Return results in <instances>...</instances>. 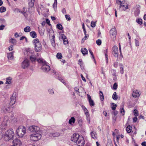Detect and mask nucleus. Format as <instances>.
Listing matches in <instances>:
<instances>
[{
    "label": "nucleus",
    "mask_w": 146,
    "mask_h": 146,
    "mask_svg": "<svg viewBox=\"0 0 146 146\" xmlns=\"http://www.w3.org/2000/svg\"><path fill=\"white\" fill-rule=\"evenodd\" d=\"M118 62H115L113 63V66L117 68L118 66Z\"/></svg>",
    "instance_id": "nucleus-55"
},
{
    "label": "nucleus",
    "mask_w": 146,
    "mask_h": 146,
    "mask_svg": "<svg viewBox=\"0 0 146 146\" xmlns=\"http://www.w3.org/2000/svg\"><path fill=\"white\" fill-rule=\"evenodd\" d=\"M24 31L25 32H29L30 31L31 29L30 27L27 26L24 28Z\"/></svg>",
    "instance_id": "nucleus-30"
},
{
    "label": "nucleus",
    "mask_w": 146,
    "mask_h": 146,
    "mask_svg": "<svg viewBox=\"0 0 146 146\" xmlns=\"http://www.w3.org/2000/svg\"><path fill=\"white\" fill-rule=\"evenodd\" d=\"M7 56L8 58L9 59L11 60L13 58V52H11L7 54Z\"/></svg>",
    "instance_id": "nucleus-23"
},
{
    "label": "nucleus",
    "mask_w": 146,
    "mask_h": 146,
    "mask_svg": "<svg viewBox=\"0 0 146 146\" xmlns=\"http://www.w3.org/2000/svg\"><path fill=\"white\" fill-rule=\"evenodd\" d=\"M17 94L16 93H13L12 96L11 98V101L10 104L11 105H13L15 104L16 100Z\"/></svg>",
    "instance_id": "nucleus-12"
},
{
    "label": "nucleus",
    "mask_w": 146,
    "mask_h": 146,
    "mask_svg": "<svg viewBox=\"0 0 146 146\" xmlns=\"http://www.w3.org/2000/svg\"><path fill=\"white\" fill-rule=\"evenodd\" d=\"M56 27L59 30H61L62 29V25L60 24H57L56 25Z\"/></svg>",
    "instance_id": "nucleus-39"
},
{
    "label": "nucleus",
    "mask_w": 146,
    "mask_h": 146,
    "mask_svg": "<svg viewBox=\"0 0 146 146\" xmlns=\"http://www.w3.org/2000/svg\"><path fill=\"white\" fill-rule=\"evenodd\" d=\"M24 39H25L26 41V42H27V38L25 36H22V37H21L20 38V40H22Z\"/></svg>",
    "instance_id": "nucleus-49"
},
{
    "label": "nucleus",
    "mask_w": 146,
    "mask_h": 146,
    "mask_svg": "<svg viewBox=\"0 0 146 146\" xmlns=\"http://www.w3.org/2000/svg\"><path fill=\"white\" fill-rule=\"evenodd\" d=\"M89 52L91 54V55H92V57H93V58H94V57L93 55V52H92L91 50L90 49H89Z\"/></svg>",
    "instance_id": "nucleus-54"
},
{
    "label": "nucleus",
    "mask_w": 146,
    "mask_h": 146,
    "mask_svg": "<svg viewBox=\"0 0 146 146\" xmlns=\"http://www.w3.org/2000/svg\"><path fill=\"white\" fill-rule=\"evenodd\" d=\"M6 10V9L5 7H1L0 8V12L1 13H3L5 12Z\"/></svg>",
    "instance_id": "nucleus-35"
},
{
    "label": "nucleus",
    "mask_w": 146,
    "mask_h": 146,
    "mask_svg": "<svg viewBox=\"0 0 146 146\" xmlns=\"http://www.w3.org/2000/svg\"><path fill=\"white\" fill-rule=\"evenodd\" d=\"M120 113H121L123 115H124L125 111L123 108L121 109Z\"/></svg>",
    "instance_id": "nucleus-53"
},
{
    "label": "nucleus",
    "mask_w": 146,
    "mask_h": 146,
    "mask_svg": "<svg viewBox=\"0 0 146 146\" xmlns=\"http://www.w3.org/2000/svg\"><path fill=\"white\" fill-rule=\"evenodd\" d=\"M52 37L51 41L52 44L53 46H55V43L54 40L55 36L54 35H53L52 36Z\"/></svg>",
    "instance_id": "nucleus-28"
},
{
    "label": "nucleus",
    "mask_w": 146,
    "mask_h": 146,
    "mask_svg": "<svg viewBox=\"0 0 146 146\" xmlns=\"http://www.w3.org/2000/svg\"><path fill=\"white\" fill-rule=\"evenodd\" d=\"M61 37L63 40L65 39V38H67L65 35L64 34L62 35Z\"/></svg>",
    "instance_id": "nucleus-59"
},
{
    "label": "nucleus",
    "mask_w": 146,
    "mask_h": 146,
    "mask_svg": "<svg viewBox=\"0 0 146 146\" xmlns=\"http://www.w3.org/2000/svg\"><path fill=\"white\" fill-rule=\"evenodd\" d=\"M30 1L29 2V4L30 7H32L34 6V3L35 0H29Z\"/></svg>",
    "instance_id": "nucleus-31"
},
{
    "label": "nucleus",
    "mask_w": 146,
    "mask_h": 146,
    "mask_svg": "<svg viewBox=\"0 0 146 146\" xmlns=\"http://www.w3.org/2000/svg\"><path fill=\"white\" fill-rule=\"evenodd\" d=\"M60 134L58 132H55L50 134V136L52 137H57L59 136Z\"/></svg>",
    "instance_id": "nucleus-21"
},
{
    "label": "nucleus",
    "mask_w": 146,
    "mask_h": 146,
    "mask_svg": "<svg viewBox=\"0 0 146 146\" xmlns=\"http://www.w3.org/2000/svg\"><path fill=\"white\" fill-rule=\"evenodd\" d=\"M134 115L136 116H137L138 115V111L136 110H135L133 111Z\"/></svg>",
    "instance_id": "nucleus-41"
},
{
    "label": "nucleus",
    "mask_w": 146,
    "mask_h": 146,
    "mask_svg": "<svg viewBox=\"0 0 146 146\" xmlns=\"http://www.w3.org/2000/svg\"><path fill=\"white\" fill-rule=\"evenodd\" d=\"M33 42L34 44L35 45V46L41 44L38 38H36L34 39L33 41Z\"/></svg>",
    "instance_id": "nucleus-17"
},
{
    "label": "nucleus",
    "mask_w": 146,
    "mask_h": 146,
    "mask_svg": "<svg viewBox=\"0 0 146 146\" xmlns=\"http://www.w3.org/2000/svg\"><path fill=\"white\" fill-rule=\"evenodd\" d=\"M29 129L31 131L34 132L35 133L40 132L39 127L36 126H30L29 127Z\"/></svg>",
    "instance_id": "nucleus-8"
},
{
    "label": "nucleus",
    "mask_w": 146,
    "mask_h": 146,
    "mask_svg": "<svg viewBox=\"0 0 146 146\" xmlns=\"http://www.w3.org/2000/svg\"><path fill=\"white\" fill-rule=\"evenodd\" d=\"M48 92H49L50 94H53L54 93L53 90L52 89H49L48 90Z\"/></svg>",
    "instance_id": "nucleus-58"
},
{
    "label": "nucleus",
    "mask_w": 146,
    "mask_h": 146,
    "mask_svg": "<svg viewBox=\"0 0 146 146\" xmlns=\"http://www.w3.org/2000/svg\"><path fill=\"white\" fill-rule=\"evenodd\" d=\"M65 17L66 19L68 21H70L71 19L70 16L69 15H65Z\"/></svg>",
    "instance_id": "nucleus-45"
},
{
    "label": "nucleus",
    "mask_w": 146,
    "mask_h": 146,
    "mask_svg": "<svg viewBox=\"0 0 146 146\" xmlns=\"http://www.w3.org/2000/svg\"><path fill=\"white\" fill-rule=\"evenodd\" d=\"M42 135L40 132L34 133L30 135V139L33 141H37L41 138Z\"/></svg>",
    "instance_id": "nucleus-5"
},
{
    "label": "nucleus",
    "mask_w": 146,
    "mask_h": 146,
    "mask_svg": "<svg viewBox=\"0 0 146 146\" xmlns=\"http://www.w3.org/2000/svg\"><path fill=\"white\" fill-rule=\"evenodd\" d=\"M9 42H10L11 43H12L13 44L15 43L16 42V40L14 39L11 38H10V40H9Z\"/></svg>",
    "instance_id": "nucleus-37"
},
{
    "label": "nucleus",
    "mask_w": 146,
    "mask_h": 146,
    "mask_svg": "<svg viewBox=\"0 0 146 146\" xmlns=\"http://www.w3.org/2000/svg\"><path fill=\"white\" fill-rule=\"evenodd\" d=\"M29 65V60L26 59L22 63L21 66L22 68H25L28 67Z\"/></svg>",
    "instance_id": "nucleus-10"
},
{
    "label": "nucleus",
    "mask_w": 146,
    "mask_h": 146,
    "mask_svg": "<svg viewBox=\"0 0 146 146\" xmlns=\"http://www.w3.org/2000/svg\"><path fill=\"white\" fill-rule=\"evenodd\" d=\"M112 54L115 57H117L118 56V47L116 46H114L112 48Z\"/></svg>",
    "instance_id": "nucleus-9"
},
{
    "label": "nucleus",
    "mask_w": 146,
    "mask_h": 146,
    "mask_svg": "<svg viewBox=\"0 0 146 146\" xmlns=\"http://www.w3.org/2000/svg\"><path fill=\"white\" fill-rule=\"evenodd\" d=\"M81 52L83 55L87 54L88 52L87 50L85 48H82Z\"/></svg>",
    "instance_id": "nucleus-19"
},
{
    "label": "nucleus",
    "mask_w": 146,
    "mask_h": 146,
    "mask_svg": "<svg viewBox=\"0 0 146 146\" xmlns=\"http://www.w3.org/2000/svg\"><path fill=\"white\" fill-rule=\"evenodd\" d=\"M112 105V106L111 107L112 109L113 110H115L117 107V105L116 104H113Z\"/></svg>",
    "instance_id": "nucleus-43"
},
{
    "label": "nucleus",
    "mask_w": 146,
    "mask_h": 146,
    "mask_svg": "<svg viewBox=\"0 0 146 146\" xmlns=\"http://www.w3.org/2000/svg\"><path fill=\"white\" fill-rule=\"evenodd\" d=\"M141 145L143 146H146V142L144 141L142 142L141 143Z\"/></svg>",
    "instance_id": "nucleus-63"
},
{
    "label": "nucleus",
    "mask_w": 146,
    "mask_h": 146,
    "mask_svg": "<svg viewBox=\"0 0 146 146\" xmlns=\"http://www.w3.org/2000/svg\"><path fill=\"white\" fill-rule=\"evenodd\" d=\"M112 98L113 99L115 100H116L117 99V95L116 93L115 92L113 93L112 95Z\"/></svg>",
    "instance_id": "nucleus-32"
},
{
    "label": "nucleus",
    "mask_w": 146,
    "mask_h": 146,
    "mask_svg": "<svg viewBox=\"0 0 146 146\" xmlns=\"http://www.w3.org/2000/svg\"><path fill=\"white\" fill-rule=\"evenodd\" d=\"M37 61L38 62L42 64L41 68L43 71L47 72L50 70V66L45 60L42 59H37Z\"/></svg>",
    "instance_id": "nucleus-3"
},
{
    "label": "nucleus",
    "mask_w": 146,
    "mask_h": 146,
    "mask_svg": "<svg viewBox=\"0 0 146 146\" xmlns=\"http://www.w3.org/2000/svg\"><path fill=\"white\" fill-rule=\"evenodd\" d=\"M135 42L136 44V46H138L139 44V42L137 40H135Z\"/></svg>",
    "instance_id": "nucleus-57"
},
{
    "label": "nucleus",
    "mask_w": 146,
    "mask_h": 146,
    "mask_svg": "<svg viewBox=\"0 0 146 146\" xmlns=\"http://www.w3.org/2000/svg\"><path fill=\"white\" fill-rule=\"evenodd\" d=\"M78 64L80 65L81 68L82 69L83 68V64L82 60L81 59H79L78 61Z\"/></svg>",
    "instance_id": "nucleus-36"
},
{
    "label": "nucleus",
    "mask_w": 146,
    "mask_h": 146,
    "mask_svg": "<svg viewBox=\"0 0 146 146\" xmlns=\"http://www.w3.org/2000/svg\"><path fill=\"white\" fill-rule=\"evenodd\" d=\"M80 136L78 134H74L71 137V140L76 143Z\"/></svg>",
    "instance_id": "nucleus-11"
},
{
    "label": "nucleus",
    "mask_w": 146,
    "mask_h": 146,
    "mask_svg": "<svg viewBox=\"0 0 146 146\" xmlns=\"http://www.w3.org/2000/svg\"><path fill=\"white\" fill-rule=\"evenodd\" d=\"M91 26L92 27H94L96 26V22L92 21L91 23Z\"/></svg>",
    "instance_id": "nucleus-42"
},
{
    "label": "nucleus",
    "mask_w": 146,
    "mask_h": 146,
    "mask_svg": "<svg viewBox=\"0 0 146 146\" xmlns=\"http://www.w3.org/2000/svg\"><path fill=\"white\" fill-rule=\"evenodd\" d=\"M140 94H139V92L137 90H135L133 92L132 96L134 98H137L139 97Z\"/></svg>",
    "instance_id": "nucleus-15"
},
{
    "label": "nucleus",
    "mask_w": 146,
    "mask_h": 146,
    "mask_svg": "<svg viewBox=\"0 0 146 146\" xmlns=\"http://www.w3.org/2000/svg\"><path fill=\"white\" fill-rule=\"evenodd\" d=\"M5 27V26L4 25H2L0 26V30H3Z\"/></svg>",
    "instance_id": "nucleus-61"
},
{
    "label": "nucleus",
    "mask_w": 146,
    "mask_h": 146,
    "mask_svg": "<svg viewBox=\"0 0 146 146\" xmlns=\"http://www.w3.org/2000/svg\"><path fill=\"white\" fill-rule=\"evenodd\" d=\"M137 119L136 117H135L133 118V121L134 122H136L137 120Z\"/></svg>",
    "instance_id": "nucleus-56"
},
{
    "label": "nucleus",
    "mask_w": 146,
    "mask_h": 146,
    "mask_svg": "<svg viewBox=\"0 0 146 146\" xmlns=\"http://www.w3.org/2000/svg\"><path fill=\"white\" fill-rule=\"evenodd\" d=\"M96 43L98 45H100L101 44L102 42L100 40L98 39L96 40Z\"/></svg>",
    "instance_id": "nucleus-47"
},
{
    "label": "nucleus",
    "mask_w": 146,
    "mask_h": 146,
    "mask_svg": "<svg viewBox=\"0 0 146 146\" xmlns=\"http://www.w3.org/2000/svg\"><path fill=\"white\" fill-rule=\"evenodd\" d=\"M126 130L128 133H130L132 130V127L130 125H128L126 128Z\"/></svg>",
    "instance_id": "nucleus-27"
},
{
    "label": "nucleus",
    "mask_w": 146,
    "mask_h": 146,
    "mask_svg": "<svg viewBox=\"0 0 146 146\" xmlns=\"http://www.w3.org/2000/svg\"><path fill=\"white\" fill-rule=\"evenodd\" d=\"M140 6L139 5H137L136 6V10L134 12L135 15L136 17L138 16L140 13Z\"/></svg>",
    "instance_id": "nucleus-13"
},
{
    "label": "nucleus",
    "mask_w": 146,
    "mask_h": 146,
    "mask_svg": "<svg viewBox=\"0 0 146 146\" xmlns=\"http://www.w3.org/2000/svg\"><path fill=\"white\" fill-rule=\"evenodd\" d=\"M136 21L137 23L140 25H141L143 23L142 19L141 18L137 19Z\"/></svg>",
    "instance_id": "nucleus-33"
},
{
    "label": "nucleus",
    "mask_w": 146,
    "mask_h": 146,
    "mask_svg": "<svg viewBox=\"0 0 146 146\" xmlns=\"http://www.w3.org/2000/svg\"><path fill=\"white\" fill-rule=\"evenodd\" d=\"M123 135H119L117 137L116 139L117 141H118L120 137H121V138H123Z\"/></svg>",
    "instance_id": "nucleus-44"
},
{
    "label": "nucleus",
    "mask_w": 146,
    "mask_h": 146,
    "mask_svg": "<svg viewBox=\"0 0 146 146\" xmlns=\"http://www.w3.org/2000/svg\"><path fill=\"white\" fill-rule=\"evenodd\" d=\"M120 72L121 74H123V68L122 65L120 67Z\"/></svg>",
    "instance_id": "nucleus-52"
},
{
    "label": "nucleus",
    "mask_w": 146,
    "mask_h": 146,
    "mask_svg": "<svg viewBox=\"0 0 146 146\" xmlns=\"http://www.w3.org/2000/svg\"><path fill=\"white\" fill-rule=\"evenodd\" d=\"M9 51H11L13 50V46H10L9 48Z\"/></svg>",
    "instance_id": "nucleus-64"
},
{
    "label": "nucleus",
    "mask_w": 146,
    "mask_h": 146,
    "mask_svg": "<svg viewBox=\"0 0 146 146\" xmlns=\"http://www.w3.org/2000/svg\"><path fill=\"white\" fill-rule=\"evenodd\" d=\"M63 43L64 44H67L68 43V41L67 38H65V39L63 40Z\"/></svg>",
    "instance_id": "nucleus-46"
},
{
    "label": "nucleus",
    "mask_w": 146,
    "mask_h": 146,
    "mask_svg": "<svg viewBox=\"0 0 146 146\" xmlns=\"http://www.w3.org/2000/svg\"><path fill=\"white\" fill-rule=\"evenodd\" d=\"M90 135L92 138L94 139H97V135L95 131H92L90 133Z\"/></svg>",
    "instance_id": "nucleus-16"
},
{
    "label": "nucleus",
    "mask_w": 146,
    "mask_h": 146,
    "mask_svg": "<svg viewBox=\"0 0 146 146\" xmlns=\"http://www.w3.org/2000/svg\"><path fill=\"white\" fill-rule=\"evenodd\" d=\"M81 76L82 78V80L84 81L85 82H86V80L85 78L84 77L82 74H81Z\"/></svg>",
    "instance_id": "nucleus-60"
},
{
    "label": "nucleus",
    "mask_w": 146,
    "mask_h": 146,
    "mask_svg": "<svg viewBox=\"0 0 146 146\" xmlns=\"http://www.w3.org/2000/svg\"><path fill=\"white\" fill-rule=\"evenodd\" d=\"M86 117V119L88 123H90V115L88 112H86L85 113Z\"/></svg>",
    "instance_id": "nucleus-22"
},
{
    "label": "nucleus",
    "mask_w": 146,
    "mask_h": 146,
    "mask_svg": "<svg viewBox=\"0 0 146 146\" xmlns=\"http://www.w3.org/2000/svg\"><path fill=\"white\" fill-rule=\"evenodd\" d=\"M110 33L111 39L113 40H115L117 34L115 28V27L112 28L110 30Z\"/></svg>",
    "instance_id": "nucleus-6"
},
{
    "label": "nucleus",
    "mask_w": 146,
    "mask_h": 146,
    "mask_svg": "<svg viewBox=\"0 0 146 146\" xmlns=\"http://www.w3.org/2000/svg\"><path fill=\"white\" fill-rule=\"evenodd\" d=\"M9 107L5 108L4 110H3V111L4 112L6 113V112L9 111Z\"/></svg>",
    "instance_id": "nucleus-51"
},
{
    "label": "nucleus",
    "mask_w": 146,
    "mask_h": 146,
    "mask_svg": "<svg viewBox=\"0 0 146 146\" xmlns=\"http://www.w3.org/2000/svg\"><path fill=\"white\" fill-rule=\"evenodd\" d=\"M100 95V100L102 101H103L104 100V96L103 93V92L101 91H100L99 93Z\"/></svg>",
    "instance_id": "nucleus-24"
},
{
    "label": "nucleus",
    "mask_w": 146,
    "mask_h": 146,
    "mask_svg": "<svg viewBox=\"0 0 146 146\" xmlns=\"http://www.w3.org/2000/svg\"><path fill=\"white\" fill-rule=\"evenodd\" d=\"M46 22L49 25H50V21L49 19H46Z\"/></svg>",
    "instance_id": "nucleus-62"
},
{
    "label": "nucleus",
    "mask_w": 146,
    "mask_h": 146,
    "mask_svg": "<svg viewBox=\"0 0 146 146\" xmlns=\"http://www.w3.org/2000/svg\"><path fill=\"white\" fill-rule=\"evenodd\" d=\"M87 96L88 98V99L89 101L90 106H94V103L93 100L92 99L90 96L89 94H87Z\"/></svg>",
    "instance_id": "nucleus-14"
},
{
    "label": "nucleus",
    "mask_w": 146,
    "mask_h": 146,
    "mask_svg": "<svg viewBox=\"0 0 146 146\" xmlns=\"http://www.w3.org/2000/svg\"><path fill=\"white\" fill-rule=\"evenodd\" d=\"M35 46V50L36 52H40L42 49V46L41 44Z\"/></svg>",
    "instance_id": "nucleus-18"
},
{
    "label": "nucleus",
    "mask_w": 146,
    "mask_h": 146,
    "mask_svg": "<svg viewBox=\"0 0 146 146\" xmlns=\"http://www.w3.org/2000/svg\"><path fill=\"white\" fill-rule=\"evenodd\" d=\"M44 30H40L39 29V33L41 35H44Z\"/></svg>",
    "instance_id": "nucleus-48"
},
{
    "label": "nucleus",
    "mask_w": 146,
    "mask_h": 146,
    "mask_svg": "<svg viewBox=\"0 0 146 146\" xmlns=\"http://www.w3.org/2000/svg\"><path fill=\"white\" fill-rule=\"evenodd\" d=\"M30 59L32 62H34L36 60V58L35 57H32V56H31Z\"/></svg>",
    "instance_id": "nucleus-50"
},
{
    "label": "nucleus",
    "mask_w": 146,
    "mask_h": 146,
    "mask_svg": "<svg viewBox=\"0 0 146 146\" xmlns=\"http://www.w3.org/2000/svg\"><path fill=\"white\" fill-rule=\"evenodd\" d=\"M26 129L25 127L20 126L17 129V133L20 137H22L26 133Z\"/></svg>",
    "instance_id": "nucleus-4"
},
{
    "label": "nucleus",
    "mask_w": 146,
    "mask_h": 146,
    "mask_svg": "<svg viewBox=\"0 0 146 146\" xmlns=\"http://www.w3.org/2000/svg\"><path fill=\"white\" fill-rule=\"evenodd\" d=\"M76 143L78 146H83L85 144L83 137L82 136L80 137Z\"/></svg>",
    "instance_id": "nucleus-7"
},
{
    "label": "nucleus",
    "mask_w": 146,
    "mask_h": 146,
    "mask_svg": "<svg viewBox=\"0 0 146 146\" xmlns=\"http://www.w3.org/2000/svg\"><path fill=\"white\" fill-rule=\"evenodd\" d=\"M118 85L117 83H115L113 84V89L114 90H116L117 89V87Z\"/></svg>",
    "instance_id": "nucleus-40"
},
{
    "label": "nucleus",
    "mask_w": 146,
    "mask_h": 146,
    "mask_svg": "<svg viewBox=\"0 0 146 146\" xmlns=\"http://www.w3.org/2000/svg\"><path fill=\"white\" fill-rule=\"evenodd\" d=\"M116 3L120 5L119 7V9L121 11H125L127 9H128V4L125 1H121L120 0H116Z\"/></svg>",
    "instance_id": "nucleus-2"
},
{
    "label": "nucleus",
    "mask_w": 146,
    "mask_h": 146,
    "mask_svg": "<svg viewBox=\"0 0 146 146\" xmlns=\"http://www.w3.org/2000/svg\"><path fill=\"white\" fill-rule=\"evenodd\" d=\"M30 35L33 38H35L36 37V34L35 32L32 31L30 33Z\"/></svg>",
    "instance_id": "nucleus-25"
},
{
    "label": "nucleus",
    "mask_w": 146,
    "mask_h": 146,
    "mask_svg": "<svg viewBox=\"0 0 146 146\" xmlns=\"http://www.w3.org/2000/svg\"><path fill=\"white\" fill-rule=\"evenodd\" d=\"M14 135V133L13 129H10L5 132L4 136V139L5 141H8L13 139Z\"/></svg>",
    "instance_id": "nucleus-1"
},
{
    "label": "nucleus",
    "mask_w": 146,
    "mask_h": 146,
    "mask_svg": "<svg viewBox=\"0 0 146 146\" xmlns=\"http://www.w3.org/2000/svg\"><path fill=\"white\" fill-rule=\"evenodd\" d=\"M7 125V123L3 121L0 125V127L2 129H5Z\"/></svg>",
    "instance_id": "nucleus-20"
},
{
    "label": "nucleus",
    "mask_w": 146,
    "mask_h": 146,
    "mask_svg": "<svg viewBox=\"0 0 146 146\" xmlns=\"http://www.w3.org/2000/svg\"><path fill=\"white\" fill-rule=\"evenodd\" d=\"M107 52L108 50L106 49L104 52V53H105V55L106 57V61L107 63H108V55L107 54Z\"/></svg>",
    "instance_id": "nucleus-34"
},
{
    "label": "nucleus",
    "mask_w": 146,
    "mask_h": 146,
    "mask_svg": "<svg viewBox=\"0 0 146 146\" xmlns=\"http://www.w3.org/2000/svg\"><path fill=\"white\" fill-rule=\"evenodd\" d=\"M12 78L11 77H9L6 78V84H10L11 83Z\"/></svg>",
    "instance_id": "nucleus-29"
},
{
    "label": "nucleus",
    "mask_w": 146,
    "mask_h": 146,
    "mask_svg": "<svg viewBox=\"0 0 146 146\" xmlns=\"http://www.w3.org/2000/svg\"><path fill=\"white\" fill-rule=\"evenodd\" d=\"M75 121V119L74 117H72L69 120V124L72 125V123H74Z\"/></svg>",
    "instance_id": "nucleus-26"
},
{
    "label": "nucleus",
    "mask_w": 146,
    "mask_h": 146,
    "mask_svg": "<svg viewBox=\"0 0 146 146\" xmlns=\"http://www.w3.org/2000/svg\"><path fill=\"white\" fill-rule=\"evenodd\" d=\"M56 57L58 59H61L62 57V55L61 53H58L56 55Z\"/></svg>",
    "instance_id": "nucleus-38"
}]
</instances>
